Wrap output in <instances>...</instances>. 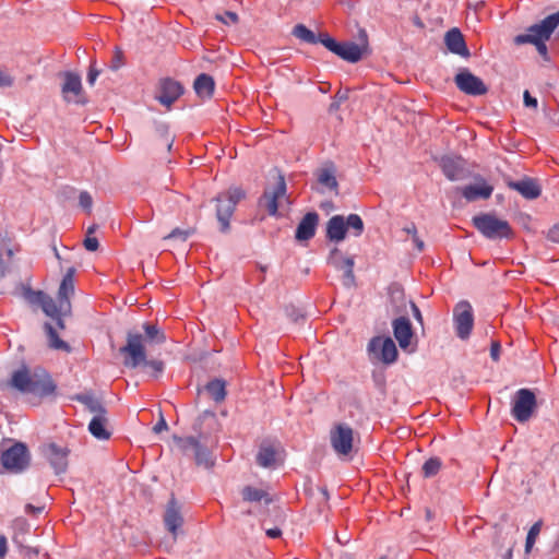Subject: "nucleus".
<instances>
[{
    "label": "nucleus",
    "instance_id": "56",
    "mask_svg": "<svg viewBox=\"0 0 559 559\" xmlns=\"http://www.w3.org/2000/svg\"><path fill=\"white\" fill-rule=\"evenodd\" d=\"M8 552V542L4 535H0V559H4Z\"/></svg>",
    "mask_w": 559,
    "mask_h": 559
},
{
    "label": "nucleus",
    "instance_id": "4",
    "mask_svg": "<svg viewBox=\"0 0 559 559\" xmlns=\"http://www.w3.org/2000/svg\"><path fill=\"white\" fill-rule=\"evenodd\" d=\"M472 222L474 227L488 239H509L513 236L509 222L497 217L495 214L483 213L474 216Z\"/></svg>",
    "mask_w": 559,
    "mask_h": 559
},
{
    "label": "nucleus",
    "instance_id": "22",
    "mask_svg": "<svg viewBox=\"0 0 559 559\" xmlns=\"http://www.w3.org/2000/svg\"><path fill=\"white\" fill-rule=\"evenodd\" d=\"M364 37V43L357 45L355 43H340L336 51V56L348 62H357L362 58L364 52L367 50V34L364 29L360 31Z\"/></svg>",
    "mask_w": 559,
    "mask_h": 559
},
{
    "label": "nucleus",
    "instance_id": "10",
    "mask_svg": "<svg viewBox=\"0 0 559 559\" xmlns=\"http://www.w3.org/2000/svg\"><path fill=\"white\" fill-rule=\"evenodd\" d=\"M173 440L183 454L188 455L190 452L193 453L197 465L203 466L205 468H209L213 465L210 451L206 447H203L194 437L182 438L174 436Z\"/></svg>",
    "mask_w": 559,
    "mask_h": 559
},
{
    "label": "nucleus",
    "instance_id": "53",
    "mask_svg": "<svg viewBox=\"0 0 559 559\" xmlns=\"http://www.w3.org/2000/svg\"><path fill=\"white\" fill-rule=\"evenodd\" d=\"M13 84V78L0 71V87H9Z\"/></svg>",
    "mask_w": 559,
    "mask_h": 559
},
{
    "label": "nucleus",
    "instance_id": "6",
    "mask_svg": "<svg viewBox=\"0 0 559 559\" xmlns=\"http://www.w3.org/2000/svg\"><path fill=\"white\" fill-rule=\"evenodd\" d=\"M243 198L245 192L242 189L230 188L214 199L216 202V218L221 225V231L226 233L229 229V221L238 202Z\"/></svg>",
    "mask_w": 559,
    "mask_h": 559
},
{
    "label": "nucleus",
    "instance_id": "60",
    "mask_svg": "<svg viewBox=\"0 0 559 559\" xmlns=\"http://www.w3.org/2000/svg\"><path fill=\"white\" fill-rule=\"evenodd\" d=\"M403 230L411 235L412 237H414L415 235H417V228H416V225L414 223H411L409 225H407L406 227L403 228Z\"/></svg>",
    "mask_w": 559,
    "mask_h": 559
},
{
    "label": "nucleus",
    "instance_id": "55",
    "mask_svg": "<svg viewBox=\"0 0 559 559\" xmlns=\"http://www.w3.org/2000/svg\"><path fill=\"white\" fill-rule=\"evenodd\" d=\"M548 239L559 243V225L554 226L548 231Z\"/></svg>",
    "mask_w": 559,
    "mask_h": 559
},
{
    "label": "nucleus",
    "instance_id": "37",
    "mask_svg": "<svg viewBox=\"0 0 559 559\" xmlns=\"http://www.w3.org/2000/svg\"><path fill=\"white\" fill-rule=\"evenodd\" d=\"M242 497L243 500L249 502H259L261 500H265L266 503L271 502V499L264 490L251 486H247L242 489Z\"/></svg>",
    "mask_w": 559,
    "mask_h": 559
},
{
    "label": "nucleus",
    "instance_id": "30",
    "mask_svg": "<svg viewBox=\"0 0 559 559\" xmlns=\"http://www.w3.org/2000/svg\"><path fill=\"white\" fill-rule=\"evenodd\" d=\"M74 400L82 403L86 407V409L91 414H93V416L107 413V409L102 404V402L98 399L94 397L92 394H78L74 396Z\"/></svg>",
    "mask_w": 559,
    "mask_h": 559
},
{
    "label": "nucleus",
    "instance_id": "35",
    "mask_svg": "<svg viewBox=\"0 0 559 559\" xmlns=\"http://www.w3.org/2000/svg\"><path fill=\"white\" fill-rule=\"evenodd\" d=\"M45 331L47 333L49 347L57 350L70 352L71 348L69 344L58 336L57 331L50 323H45Z\"/></svg>",
    "mask_w": 559,
    "mask_h": 559
},
{
    "label": "nucleus",
    "instance_id": "26",
    "mask_svg": "<svg viewBox=\"0 0 559 559\" xmlns=\"http://www.w3.org/2000/svg\"><path fill=\"white\" fill-rule=\"evenodd\" d=\"M508 187L514 191H518L522 197L528 200L537 199L542 193L539 185L531 178H524L519 181H510Z\"/></svg>",
    "mask_w": 559,
    "mask_h": 559
},
{
    "label": "nucleus",
    "instance_id": "64",
    "mask_svg": "<svg viewBox=\"0 0 559 559\" xmlns=\"http://www.w3.org/2000/svg\"><path fill=\"white\" fill-rule=\"evenodd\" d=\"M97 228V225H92L87 228V236H91Z\"/></svg>",
    "mask_w": 559,
    "mask_h": 559
},
{
    "label": "nucleus",
    "instance_id": "46",
    "mask_svg": "<svg viewBox=\"0 0 559 559\" xmlns=\"http://www.w3.org/2000/svg\"><path fill=\"white\" fill-rule=\"evenodd\" d=\"M20 554L25 559H34L38 556L39 550L36 547L20 546Z\"/></svg>",
    "mask_w": 559,
    "mask_h": 559
},
{
    "label": "nucleus",
    "instance_id": "32",
    "mask_svg": "<svg viewBox=\"0 0 559 559\" xmlns=\"http://www.w3.org/2000/svg\"><path fill=\"white\" fill-rule=\"evenodd\" d=\"M206 392L216 402L221 403L227 395L226 382L222 379H214L205 385Z\"/></svg>",
    "mask_w": 559,
    "mask_h": 559
},
{
    "label": "nucleus",
    "instance_id": "5",
    "mask_svg": "<svg viewBox=\"0 0 559 559\" xmlns=\"http://www.w3.org/2000/svg\"><path fill=\"white\" fill-rule=\"evenodd\" d=\"M348 228L354 230L355 236L362 234L364 222L358 214H349L346 219L342 215H334L326 223V238L334 242H341L345 239Z\"/></svg>",
    "mask_w": 559,
    "mask_h": 559
},
{
    "label": "nucleus",
    "instance_id": "50",
    "mask_svg": "<svg viewBox=\"0 0 559 559\" xmlns=\"http://www.w3.org/2000/svg\"><path fill=\"white\" fill-rule=\"evenodd\" d=\"M523 103L526 107L534 109H536L538 105L537 99L533 97L527 90L523 93Z\"/></svg>",
    "mask_w": 559,
    "mask_h": 559
},
{
    "label": "nucleus",
    "instance_id": "42",
    "mask_svg": "<svg viewBox=\"0 0 559 559\" xmlns=\"http://www.w3.org/2000/svg\"><path fill=\"white\" fill-rule=\"evenodd\" d=\"M318 43H321L326 49L332 51L333 53L336 51L340 43L334 40L332 37H330L328 34H322L318 37Z\"/></svg>",
    "mask_w": 559,
    "mask_h": 559
},
{
    "label": "nucleus",
    "instance_id": "14",
    "mask_svg": "<svg viewBox=\"0 0 559 559\" xmlns=\"http://www.w3.org/2000/svg\"><path fill=\"white\" fill-rule=\"evenodd\" d=\"M457 88L472 96H480L487 93L488 88L483 80L474 75L467 69L461 70L454 78Z\"/></svg>",
    "mask_w": 559,
    "mask_h": 559
},
{
    "label": "nucleus",
    "instance_id": "57",
    "mask_svg": "<svg viewBox=\"0 0 559 559\" xmlns=\"http://www.w3.org/2000/svg\"><path fill=\"white\" fill-rule=\"evenodd\" d=\"M411 308H412L413 316L415 317V319L421 323L423 317H421V312H420L419 308L413 301H411Z\"/></svg>",
    "mask_w": 559,
    "mask_h": 559
},
{
    "label": "nucleus",
    "instance_id": "13",
    "mask_svg": "<svg viewBox=\"0 0 559 559\" xmlns=\"http://www.w3.org/2000/svg\"><path fill=\"white\" fill-rule=\"evenodd\" d=\"M453 319L456 335L462 340H466L474 325V316L471 304L467 301L459 302L454 308Z\"/></svg>",
    "mask_w": 559,
    "mask_h": 559
},
{
    "label": "nucleus",
    "instance_id": "29",
    "mask_svg": "<svg viewBox=\"0 0 559 559\" xmlns=\"http://www.w3.org/2000/svg\"><path fill=\"white\" fill-rule=\"evenodd\" d=\"M193 88L199 97L207 99L214 94L215 82L211 75L202 73L194 80Z\"/></svg>",
    "mask_w": 559,
    "mask_h": 559
},
{
    "label": "nucleus",
    "instance_id": "28",
    "mask_svg": "<svg viewBox=\"0 0 559 559\" xmlns=\"http://www.w3.org/2000/svg\"><path fill=\"white\" fill-rule=\"evenodd\" d=\"M88 431L98 440H108L111 436L107 413L93 416L88 424Z\"/></svg>",
    "mask_w": 559,
    "mask_h": 559
},
{
    "label": "nucleus",
    "instance_id": "15",
    "mask_svg": "<svg viewBox=\"0 0 559 559\" xmlns=\"http://www.w3.org/2000/svg\"><path fill=\"white\" fill-rule=\"evenodd\" d=\"M63 80L61 92L64 100L67 103L85 104L86 98L80 75L73 72H64Z\"/></svg>",
    "mask_w": 559,
    "mask_h": 559
},
{
    "label": "nucleus",
    "instance_id": "38",
    "mask_svg": "<svg viewBox=\"0 0 559 559\" xmlns=\"http://www.w3.org/2000/svg\"><path fill=\"white\" fill-rule=\"evenodd\" d=\"M292 34L296 38L300 39L301 41L308 43V44H317L319 40L318 37L316 36V34L304 24H297L293 28Z\"/></svg>",
    "mask_w": 559,
    "mask_h": 559
},
{
    "label": "nucleus",
    "instance_id": "63",
    "mask_svg": "<svg viewBox=\"0 0 559 559\" xmlns=\"http://www.w3.org/2000/svg\"><path fill=\"white\" fill-rule=\"evenodd\" d=\"M173 142H174L173 138H169V136H167V138H166V146H167V150H170V148H171V146H173Z\"/></svg>",
    "mask_w": 559,
    "mask_h": 559
},
{
    "label": "nucleus",
    "instance_id": "52",
    "mask_svg": "<svg viewBox=\"0 0 559 559\" xmlns=\"http://www.w3.org/2000/svg\"><path fill=\"white\" fill-rule=\"evenodd\" d=\"M168 429V425L164 418L163 415H160L159 417V420L155 424V426L153 427V431L155 433H160L162 431H165Z\"/></svg>",
    "mask_w": 559,
    "mask_h": 559
},
{
    "label": "nucleus",
    "instance_id": "16",
    "mask_svg": "<svg viewBox=\"0 0 559 559\" xmlns=\"http://www.w3.org/2000/svg\"><path fill=\"white\" fill-rule=\"evenodd\" d=\"M183 94V86L173 79H163L159 82V93L156 99L169 108Z\"/></svg>",
    "mask_w": 559,
    "mask_h": 559
},
{
    "label": "nucleus",
    "instance_id": "36",
    "mask_svg": "<svg viewBox=\"0 0 559 559\" xmlns=\"http://www.w3.org/2000/svg\"><path fill=\"white\" fill-rule=\"evenodd\" d=\"M143 330L145 332L144 342L162 344L166 341L165 334L155 324L145 323Z\"/></svg>",
    "mask_w": 559,
    "mask_h": 559
},
{
    "label": "nucleus",
    "instance_id": "44",
    "mask_svg": "<svg viewBox=\"0 0 559 559\" xmlns=\"http://www.w3.org/2000/svg\"><path fill=\"white\" fill-rule=\"evenodd\" d=\"M79 203L82 209L91 212L93 205V199L87 191H82L79 195Z\"/></svg>",
    "mask_w": 559,
    "mask_h": 559
},
{
    "label": "nucleus",
    "instance_id": "3",
    "mask_svg": "<svg viewBox=\"0 0 559 559\" xmlns=\"http://www.w3.org/2000/svg\"><path fill=\"white\" fill-rule=\"evenodd\" d=\"M120 353L124 355L123 364L126 367L147 366L153 370L152 376L155 378L164 371V362L162 360L146 359L143 335L139 332H129L127 334V344L120 348Z\"/></svg>",
    "mask_w": 559,
    "mask_h": 559
},
{
    "label": "nucleus",
    "instance_id": "11",
    "mask_svg": "<svg viewBox=\"0 0 559 559\" xmlns=\"http://www.w3.org/2000/svg\"><path fill=\"white\" fill-rule=\"evenodd\" d=\"M536 396L530 389H520L515 392L512 405V416L520 423L527 421L536 408Z\"/></svg>",
    "mask_w": 559,
    "mask_h": 559
},
{
    "label": "nucleus",
    "instance_id": "43",
    "mask_svg": "<svg viewBox=\"0 0 559 559\" xmlns=\"http://www.w3.org/2000/svg\"><path fill=\"white\" fill-rule=\"evenodd\" d=\"M216 20L221 21L226 25L236 24L238 22V15L235 12L226 11L224 14H216Z\"/></svg>",
    "mask_w": 559,
    "mask_h": 559
},
{
    "label": "nucleus",
    "instance_id": "17",
    "mask_svg": "<svg viewBox=\"0 0 559 559\" xmlns=\"http://www.w3.org/2000/svg\"><path fill=\"white\" fill-rule=\"evenodd\" d=\"M464 199L468 202L476 200H487L493 192V187L489 185L483 177L475 178V183L459 189Z\"/></svg>",
    "mask_w": 559,
    "mask_h": 559
},
{
    "label": "nucleus",
    "instance_id": "58",
    "mask_svg": "<svg viewBox=\"0 0 559 559\" xmlns=\"http://www.w3.org/2000/svg\"><path fill=\"white\" fill-rule=\"evenodd\" d=\"M265 533L270 538H277L282 535V531L278 527L267 528Z\"/></svg>",
    "mask_w": 559,
    "mask_h": 559
},
{
    "label": "nucleus",
    "instance_id": "54",
    "mask_svg": "<svg viewBox=\"0 0 559 559\" xmlns=\"http://www.w3.org/2000/svg\"><path fill=\"white\" fill-rule=\"evenodd\" d=\"M500 344L498 342H492L490 347V356L492 360L498 361L500 356Z\"/></svg>",
    "mask_w": 559,
    "mask_h": 559
},
{
    "label": "nucleus",
    "instance_id": "18",
    "mask_svg": "<svg viewBox=\"0 0 559 559\" xmlns=\"http://www.w3.org/2000/svg\"><path fill=\"white\" fill-rule=\"evenodd\" d=\"M164 523L167 531L173 535L174 539L178 536V530L183 524V518L180 511V506L174 496L169 499L164 514Z\"/></svg>",
    "mask_w": 559,
    "mask_h": 559
},
{
    "label": "nucleus",
    "instance_id": "25",
    "mask_svg": "<svg viewBox=\"0 0 559 559\" xmlns=\"http://www.w3.org/2000/svg\"><path fill=\"white\" fill-rule=\"evenodd\" d=\"M440 166L449 180L456 181L464 178V160L461 157H443Z\"/></svg>",
    "mask_w": 559,
    "mask_h": 559
},
{
    "label": "nucleus",
    "instance_id": "7",
    "mask_svg": "<svg viewBox=\"0 0 559 559\" xmlns=\"http://www.w3.org/2000/svg\"><path fill=\"white\" fill-rule=\"evenodd\" d=\"M368 354L371 360L380 361L384 365H391L397 359V348L393 340L389 336H374L368 343Z\"/></svg>",
    "mask_w": 559,
    "mask_h": 559
},
{
    "label": "nucleus",
    "instance_id": "9",
    "mask_svg": "<svg viewBox=\"0 0 559 559\" xmlns=\"http://www.w3.org/2000/svg\"><path fill=\"white\" fill-rule=\"evenodd\" d=\"M27 298L29 302L39 305L45 314L56 321L60 330L64 329L62 316L68 314L70 310L62 309L61 301L58 300L57 304L49 295L41 290L31 292Z\"/></svg>",
    "mask_w": 559,
    "mask_h": 559
},
{
    "label": "nucleus",
    "instance_id": "12",
    "mask_svg": "<svg viewBox=\"0 0 559 559\" xmlns=\"http://www.w3.org/2000/svg\"><path fill=\"white\" fill-rule=\"evenodd\" d=\"M330 442L338 456H348L353 450L354 430L347 424H336L330 431Z\"/></svg>",
    "mask_w": 559,
    "mask_h": 559
},
{
    "label": "nucleus",
    "instance_id": "49",
    "mask_svg": "<svg viewBox=\"0 0 559 559\" xmlns=\"http://www.w3.org/2000/svg\"><path fill=\"white\" fill-rule=\"evenodd\" d=\"M98 246L99 243L96 237L87 236L84 239V247L87 251H96Z\"/></svg>",
    "mask_w": 559,
    "mask_h": 559
},
{
    "label": "nucleus",
    "instance_id": "45",
    "mask_svg": "<svg viewBox=\"0 0 559 559\" xmlns=\"http://www.w3.org/2000/svg\"><path fill=\"white\" fill-rule=\"evenodd\" d=\"M122 66H123V52L119 48H116L112 59H111L110 69L112 71H117Z\"/></svg>",
    "mask_w": 559,
    "mask_h": 559
},
{
    "label": "nucleus",
    "instance_id": "33",
    "mask_svg": "<svg viewBox=\"0 0 559 559\" xmlns=\"http://www.w3.org/2000/svg\"><path fill=\"white\" fill-rule=\"evenodd\" d=\"M276 462V452L270 444H262L257 454V463L261 467H272Z\"/></svg>",
    "mask_w": 559,
    "mask_h": 559
},
{
    "label": "nucleus",
    "instance_id": "1",
    "mask_svg": "<svg viewBox=\"0 0 559 559\" xmlns=\"http://www.w3.org/2000/svg\"><path fill=\"white\" fill-rule=\"evenodd\" d=\"M10 385L24 394H33L39 397L51 396L56 393L57 385L49 373L36 368L31 371L23 367L12 373Z\"/></svg>",
    "mask_w": 559,
    "mask_h": 559
},
{
    "label": "nucleus",
    "instance_id": "61",
    "mask_svg": "<svg viewBox=\"0 0 559 559\" xmlns=\"http://www.w3.org/2000/svg\"><path fill=\"white\" fill-rule=\"evenodd\" d=\"M74 273H75V269L74 267H70L67 271V273H66V275L63 277H69L70 276V282H74L73 281Z\"/></svg>",
    "mask_w": 559,
    "mask_h": 559
},
{
    "label": "nucleus",
    "instance_id": "59",
    "mask_svg": "<svg viewBox=\"0 0 559 559\" xmlns=\"http://www.w3.org/2000/svg\"><path fill=\"white\" fill-rule=\"evenodd\" d=\"M413 239V242L415 245V247L417 248L418 251H423L424 248H425V243L424 241L418 237V234L415 235L414 237H412Z\"/></svg>",
    "mask_w": 559,
    "mask_h": 559
},
{
    "label": "nucleus",
    "instance_id": "24",
    "mask_svg": "<svg viewBox=\"0 0 559 559\" xmlns=\"http://www.w3.org/2000/svg\"><path fill=\"white\" fill-rule=\"evenodd\" d=\"M444 41L448 49L455 55L467 58L469 57V51L467 49L465 39L463 34L459 28H452L445 33Z\"/></svg>",
    "mask_w": 559,
    "mask_h": 559
},
{
    "label": "nucleus",
    "instance_id": "19",
    "mask_svg": "<svg viewBox=\"0 0 559 559\" xmlns=\"http://www.w3.org/2000/svg\"><path fill=\"white\" fill-rule=\"evenodd\" d=\"M286 194V182L283 175H278L276 185L274 188L269 191L265 190L261 201L264 202V205L270 215L274 216L277 214L278 210V200L284 198Z\"/></svg>",
    "mask_w": 559,
    "mask_h": 559
},
{
    "label": "nucleus",
    "instance_id": "48",
    "mask_svg": "<svg viewBox=\"0 0 559 559\" xmlns=\"http://www.w3.org/2000/svg\"><path fill=\"white\" fill-rule=\"evenodd\" d=\"M189 235H190L189 230H182L180 228H175L170 234L165 236L164 239L168 240V239L180 238V239H182L185 241V240H187Z\"/></svg>",
    "mask_w": 559,
    "mask_h": 559
},
{
    "label": "nucleus",
    "instance_id": "23",
    "mask_svg": "<svg viewBox=\"0 0 559 559\" xmlns=\"http://www.w3.org/2000/svg\"><path fill=\"white\" fill-rule=\"evenodd\" d=\"M393 334L402 349H406L411 345L413 337V329L409 320L400 317L392 322Z\"/></svg>",
    "mask_w": 559,
    "mask_h": 559
},
{
    "label": "nucleus",
    "instance_id": "2",
    "mask_svg": "<svg viewBox=\"0 0 559 559\" xmlns=\"http://www.w3.org/2000/svg\"><path fill=\"white\" fill-rule=\"evenodd\" d=\"M559 25V11L546 16L539 23L531 25L525 34L516 35L514 44L520 46L531 44L535 46L537 52L545 61H549L548 48L546 43L550 39L552 33Z\"/></svg>",
    "mask_w": 559,
    "mask_h": 559
},
{
    "label": "nucleus",
    "instance_id": "51",
    "mask_svg": "<svg viewBox=\"0 0 559 559\" xmlns=\"http://www.w3.org/2000/svg\"><path fill=\"white\" fill-rule=\"evenodd\" d=\"M94 63L93 62L90 67V70H88V73H87V82L90 85H94L96 79L98 78L99 75V70H97L95 67H94Z\"/></svg>",
    "mask_w": 559,
    "mask_h": 559
},
{
    "label": "nucleus",
    "instance_id": "31",
    "mask_svg": "<svg viewBox=\"0 0 559 559\" xmlns=\"http://www.w3.org/2000/svg\"><path fill=\"white\" fill-rule=\"evenodd\" d=\"M74 294V282L69 277H63L58 289V300L61 301L62 309L71 310L70 297Z\"/></svg>",
    "mask_w": 559,
    "mask_h": 559
},
{
    "label": "nucleus",
    "instance_id": "41",
    "mask_svg": "<svg viewBox=\"0 0 559 559\" xmlns=\"http://www.w3.org/2000/svg\"><path fill=\"white\" fill-rule=\"evenodd\" d=\"M542 526H543V521L539 520V521L535 522L528 530L526 540H525V552H527V554L531 552V550L542 531Z\"/></svg>",
    "mask_w": 559,
    "mask_h": 559
},
{
    "label": "nucleus",
    "instance_id": "20",
    "mask_svg": "<svg viewBox=\"0 0 559 559\" xmlns=\"http://www.w3.org/2000/svg\"><path fill=\"white\" fill-rule=\"evenodd\" d=\"M69 452L68 448L58 447L56 443H50L45 448V455L56 474L66 473Z\"/></svg>",
    "mask_w": 559,
    "mask_h": 559
},
{
    "label": "nucleus",
    "instance_id": "39",
    "mask_svg": "<svg viewBox=\"0 0 559 559\" xmlns=\"http://www.w3.org/2000/svg\"><path fill=\"white\" fill-rule=\"evenodd\" d=\"M318 181L331 190H337L338 183L333 168L321 169L318 174Z\"/></svg>",
    "mask_w": 559,
    "mask_h": 559
},
{
    "label": "nucleus",
    "instance_id": "34",
    "mask_svg": "<svg viewBox=\"0 0 559 559\" xmlns=\"http://www.w3.org/2000/svg\"><path fill=\"white\" fill-rule=\"evenodd\" d=\"M45 331L47 333L49 347L57 350L70 352L71 348L69 344L58 336L57 331L50 323H45Z\"/></svg>",
    "mask_w": 559,
    "mask_h": 559
},
{
    "label": "nucleus",
    "instance_id": "62",
    "mask_svg": "<svg viewBox=\"0 0 559 559\" xmlns=\"http://www.w3.org/2000/svg\"><path fill=\"white\" fill-rule=\"evenodd\" d=\"M40 511H41V508H35L32 504L26 506V512H40Z\"/></svg>",
    "mask_w": 559,
    "mask_h": 559
},
{
    "label": "nucleus",
    "instance_id": "47",
    "mask_svg": "<svg viewBox=\"0 0 559 559\" xmlns=\"http://www.w3.org/2000/svg\"><path fill=\"white\" fill-rule=\"evenodd\" d=\"M286 314L295 323H298L299 321H302L305 319L304 313H301L300 310L296 309L293 306H289L286 308Z\"/></svg>",
    "mask_w": 559,
    "mask_h": 559
},
{
    "label": "nucleus",
    "instance_id": "27",
    "mask_svg": "<svg viewBox=\"0 0 559 559\" xmlns=\"http://www.w3.org/2000/svg\"><path fill=\"white\" fill-rule=\"evenodd\" d=\"M319 215L316 212L307 213L296 229V239L304 241L311 239L316 234Z\"/></svg>",
    "mask_w": 559,
    "mask_h": 559
},
{
    "label": "nucleus",
    "instance_id": "8",
    "mask_svg": "<svg viewBox=\"0 0 559 559\" xmlns=\"http://www.w3.org/2000/svg\"><path fill=\"white\" fill-rule=\"evenodd\" d=\"M2 466L11 473H21L29 465V452L22 442H16L1 454Z\"/></svg>",
    "mask_w": 559,
    "mask_h": 559
},
{
    "label": "nucleus",
    "instance_id": "21",
    "mask_svg": "<svg viewBox=\"0 0 559 559\" xmlns=\"http://www.w3.org/2000/svg\"><path fill=\"white\" fill-rule=\"evenodd\" d=\"M329 263L335 269L344 270L343 284L352 287L355 284L354 260L352 258H343L338 249H333L329 257Z\"/></svg>",
    "mask_w": 559,
    "mask_h": 559
},
{
    "label": "nucleus",
    "instance_id": "40",
    "mask_svg": "<svg viewBox=\"0 0 559 559\" xmlns=\"http://www.w3.org/2000/svg\"><path fill=\"white\" fill-rule=\"evenodd\" d=\"M442 461L439 457H430L423 465V474L425 478L436 476L441 469Z\"/></svg>",
    "mask_w": 559,
    "mask_h": 559
}]
</instances>
